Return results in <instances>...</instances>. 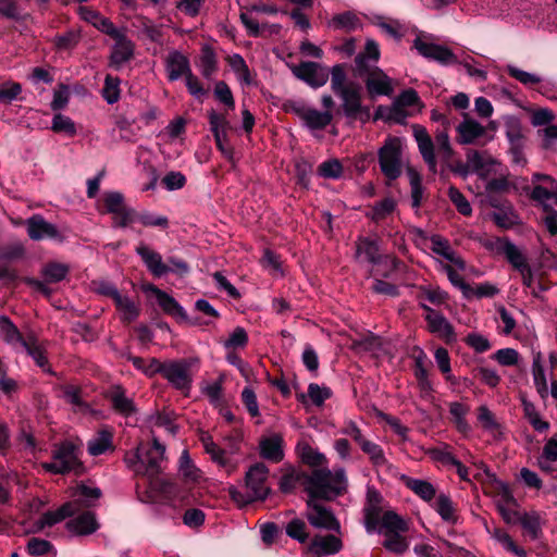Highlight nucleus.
Listing matches in <instances>:
<instances>
[{
	"mask_svg": "<svg viewBox=\"0 0 557 557\" xmlns=\"http://www.w3.org/2000/svg\"><path fill=\"white\" fill-rule=\"evenodd\" d=\"M108 397L116 412L123 416H131L136 411L133 399L126 396L125 391L121 386L112 387Z\"/></svg>",
	"mask_w": 557,
	"mask_h": 557,
	"instance_id": "32",
	"label": "nucleus"
},
{
	"mask_svg": "<svg viewBox=\"0 0 557 557\" xmlns=\"http://www.w3.org/2000/svg\"><path fill=\"white\" fill-rule=\"evenodd\" d=\"M331 74V89L336 95L345 89L355 86L357 83L348 82L345 66L343 64L334 65L329 75Z\"/></svg>",
	"mask_w": 557,
	"mask_h": 557,
	"instance_id": "42",
	"label": "nucleus"
},
{
	"mask_svg": "<svg viewBox=\"0 0 557 557\" xmlns=\"http://www.w3.org/2000/svg\"><path fill=\"white\" fill-rule=\"evenodd\" d=\"M355 258L369 263H377L380 260L379 245L376 240L368 237H359L356 243Z\"/></svg>",
	"mask_w": 557,
	"mask_h": 557,
	"instance_id": "28",
	"label": "nucleus"
},
{
	"mask_svg": "<svg viewBox=\"0 0 557 557\" xmlns=\"http://www.w3.org/2000/svg\"><path fill=\"white\" fill-rule=\"evenodd\" d=\"M412 131L423 161L432 173H436L437 161L435 156V144L425 127L421 125H413Z\"/></svg>",
	"mask_w": 557,
	"mask_h": 557,
	"instance_id": "14",
	"label": "nucleus"
},
{
	"mask_svg": "<svg viewBox=\"0 0 557 557\" xmlns=\"http://www.w3.org/2000/svg\"><path fill=\"white\" fill-rule=\"evenodd\" d=\"M81 446L73 442L65 441L55 445L52 451V461L44 463V468L55 474L74 472L81 474L84 472V465L81 461Z\"/></svg>",
	"mask_w": 557,
	"mask_h": 557,
	"instance_id": "4",
	"label": "nucleus"
},
{
	"mask_svg": "<svg viewBox=\"0 0 557 557\" xmlns=\"http://www.w3.org/2000/svg\"><path fill=\"white\" fill-rule=\"evenodd\" d=\"M493 536L504 546L506 550L515 554L518 557H527V552L523 548L516 545V543L507 532L500 529H495L493 532Z\"/></svg>",
	"mask_w": 557,
	"mask_h": 557,
	"instance_id": "55",
	"label": "nucleus"
},
{
	"mask_svg": "<svg viewBox=\"0 0 557 557\" xmlns=\"http://www.w3.org/2000/svg\"><path fill=\"white\" fill-rule=\"evenodd\" d=\"M519 523L532 540L542 535L543 520L537 511L522 512Z\"/></svg>",
	"mask_w": 557,
	"mask_h": 557,
	"instance_id": "38",
	"label": "nucleus"
},
{
	"mask_svg": "<svg viewBox=\"0 0 557 557\" xmlns=\"http://www.w3.org/2000/svg\"><path fill=\"white\" fill-rule=\"evenodd\" d=\"M114 304L123 322L131 323L139 317L140 306L131 297L121 294Z\"/></svg>",
	"mask_w": 557,
	"mask_h": 557,
	"instance_id": "34",
	"label": "nucleus"
},
{
	"mask_svg": "<svg viewBox=\"0 0 557 557\" xmlns=\"http://www.w3.org/2000/svg\"><path fill=\"white\" fill-rule=\"evenodd\" d=\"M139 27L143 33L153 42H161L163 33L162 26L153 24L149 18L140 16L138 18Z\"/></svg>",
	"mask_w": 557,
	"mask_h": 557,
	"instance_id": "62",
	"label": "nucleus"
},
{
	"mask_svg": "<svg viewBox=\"0 0 557 557\" xmlns=\"http://www.w3.org/2000/svg\"><path fill=\"white\" fill-rule=\"evenodd\" d=\"M330 26L334 29L354 32L361 26V22L355 13L347 11L333 16Z\"/></svg>",
	"mask_w": 557,
	"mask_h": 557,
	"instance_id": "41",
	"label": "nucleus"
},
{
	"mask_svg": "<svg viewBox=\"0 0 557 557\" xmlns=\"http://www.w3.org/2000/svg\"><path fill=\"white\" fill-rule=\"evenodd\" d=\"M363 76L366 88L372 98L393 94L392 79L380 67L364 72Z\"/></svg>",
	"mask_w": 557,
	"mask_h": 557,
	"instance_id": "15",
	"label": "nucleus"
},
{
	"mask_svg": "<svg viewBox=\"0 0 557 557\" xmlns=\"http://www.w3.org/2000/svg\"><path fill=\"white\" fill-rule=\"evenodd\" d=\"M408 177L411 187L412 207L419 208L421 206L423 197L422 178L420 174L413 169L408 170Z\"/></svg>",
	"mask_w": 557,
	"mask_h": 557,
	"instance_id": "51",
	"label": "nucleus"
},
{
	"mask_svg": "<svg viewBox=\"0 0 557 557\" xmlns=\"http://www.w3.org/2000/svg\"><path fill=\"white\" fill-rule=\"evenodd\" d=\"M467 160L470 164L471 171L478 173L480 176L487 175L491 171V166L496 163L492 157L476 150L468 151Z\"/></svg>",
	"mask_w": 557,
	"mask_h": 557,
	"instance_id": "36",
	"label": "nucleus"
},
{
	"mask_svg": "<svg viewBox=\"0 0 557 557\" xmlns=\"http://www.w3.org/2000/svg\"><path fill=\"white\" fill-rule=\"evenodd\" d=\"M380 59V49L377 44L369 39L366 42L364 50L357 54L355 59L356 70L359 76H363V73L376 67L375 63Z\"/></svg>",
	"mask_w": 557,
	"mask_h": 557,
	"instance_id": "23",
	"label": "nucleus"
},
{
	"mask_svg": "<svg viewBox=\"0 0 557 557\" xmlns=\"http://www.w3.org/2000/svg\"><path fill=\"white\" fill-rule=\"evenodd\" d=\"M79 14L83 20L91 23L95 27H97L100 32L104 33V27L102 24H109L111 27H115L114 24L107 17L102 16L97 11L90 10L87 7L79 8Z\"/></svg>",
	"mask_w": 557,
	"mask_h": 557,
	"instance_id": "58",
	"label": "nucleus"
},
{
	"mask_svg": "<svg viewBox=\"0 0 557 557\" xmlns=\"http://www.w3.org/2000/svg\"><path fill=\"white\" fill-rule=\"evenodd\" d=\"M336 96L342 100L341 108L347 119L350 121L359 120L362 123L370 120V108L362 104L361 86L359 84L336 94Z\"/></svg>",
	"mask_w": 557,
	"mask_h": 557,
	"instance_id": "6",
	"label": "nucleus"
},
{
	"mask_svg": "<svg viewBox=\"0 0 557 557\" xmlns=\"http://www.w3.org/2000/svg\"><path fill=\"white\" fill-rule=\"evenodd\" d=\"M403 143L398 137H387L379 150V163L382 173L394 181L401 175Z\"/></svg>",
	"mask_w": 557,
	"mask_h": 557,
	"instance_id": "5",
	"label": "nucleus"
},
{
	"mask_svg": "<svg viewBox=\"0 0 557 557\" xmlns=\"http://www.w3.org/2000/svg\"><path fill=\"white\" fill-rule=\"evenodd\" d=\"M433 507L443 521L451 524L458 521L455 504L448 495L444 493L438 494Z\"/></svg>",
	"mask_w": 557,
	"mask_h": 557,
	"instance_id": "35",
	"label": "nucleus"
},
{
	"mask_svg": "<svg viewBox=\"0 0 557 557\" xmlns=\"http://www.w3.org/2000/svg\"><path fill=\"white\" fill-rule=\"evenodd\" d=\"M484 247L490 251L503 255L507 261L517 271L529 267V262L522 251L507 237H495L484 243Z\"/></svg>",
	"mask_w": 557,
	"mask_h": 557,
	"instance_id": "10",
	"label": "nucleus"
},
{
	"mask_svg": "<svg viewBox=\"0 0 557 557\" xmlns=\"http://www.w3.org/2000/svg\"><path fill=\"white\" fill-rule=\"evenodd\" d=\"M284 438L280 433L262 436L259 441V454L263 459L280 462L284 458Z\"/></svg>",
	"mask_w": 557,
	"mask_h": 557,
	"instance_id": "20",
	"label": "nucleus"
},
{
	"mask_svg": "<svg viewBox=\"0 0 557 557\" xmlns=\"http://www.w3.org/2000/svg\"><path fill=\"white\" fill-rule=\"evenodd\" d=\"M388 506L383 496L374 487H368L367 498L363 506V525L367 532L371 533L377 530L380 518L388 510Z\"/></svg>",
	"mask_w": 557,
	"mask_h": 557,
	"instance_id": "9",
	"label": "nucleus"
},
{
	"mask_svg": "<svg viewBox=\"0 0 557 557\" xmlns=\"http://www.w3.org/2000/svg\"><path fill=\"white\" fill-rule=\"evenodd\" d=\"M199 70L201 75L207 78L211 79L212 76L218 71V60L214 50L209 47L205 46L201 50V55L199 60Z\"/></svg>",
	"mask_w": 557,
	"mask_h": 557,
	"instance_id": "39",
	"label": "nucleus"
},
{
	"mask_svg": "<svg viewBox=\"0 0 557 557\" xmlns=\"http://www.w3.org/2000/svg\"><path fill=\"white\" fill-rule=\"evenodd\" d=\"M401 481L410 491H412L417 496H419L424 502H432L436 496L435 486L426 481L421 479H413L407 475L401 476Z\"/></svg>",
	"mask_w": 557,
	"mask_h": 557,
	"instance_id": "30",
	"label": "nucleus"
},
{
	"mask_svg": "<svg viewBox=\"0 0 557 557\" xmlns=\"http://www.w3.org/2000/svg\"><path fill=\"white\" fill-rule=\"evenodd\" d=\"M342 549V541L333 534L315 536L307 548V557H323Z\"/></svg>",
	"mask_w": 557,
	"mask_h": 557,
	"instance_id": "19",
	"label": "nucleus"
},
{
	"mask_svg": "<svg viewBox=\"0 0 557 557\" xmlns=\"http://www.w3.org/2000/svg\"><path fill=\"white\" fill-rule=\"evenodd\" d=\"M26 352L35 360L37 366L40 368H45L48 364L47 357L45 355V350L38 344V341L33 334L27 335V341L23 342L22 346Z\"/></svg>",
	"mask_w": 557,
	"mask_h": 557,
	"instance_id": "47",
	"label": "nucleus"
},
{
	"mask_svg": "<svg viewBox=\"0 0 557 557\" xmlns=\"http://www.w3.org/2000/svg\"><path fill=\"white\" fill-rule=\"evenodd\" d=\"M174 388L188 395L191 388L193 376L189 363L185 359L166 360L162 375Z\"/></svg>",
	"mask_w": 557,
	"mask_h": 557,
	"instance_id": "11",
	"label": "nucleus"
},
{
	"mask_svg": "<svg viewBox=\"0 0 557 557\" xmlns=\"http://www.w3.org/2000/svg\"><path fill=\"white\" fill-rule=\"evenodd\" d=\"M200 442L205 448V451L210 456L211 460L222 468L226 474L231 475L237 468V461L230 458L224 449H222L216 443H214L212 436L208 433H202Z\"/></svg>",
	"mask_w": 557,
	"mask_h": 557,
	"instance_id": "13",
	"label": "nucleus"
},
{
	"mask_svg": "<svg viewBox=\"0 0 557 557\" xmlns=\"http://www.w3.org/2000/svg\"><path fill=\"white\" fill-rule=\"evenodd\" d=\"M137 255L141 258L148 271L156 277H161L171 272L170 265L165 264L162 256L145 244L136 247Z\"/></svg>",
	"mask_w": 557,
	"mask_h": 557,
	"instance_id": "17",
	"label": "nucleus"
},
{
	"mask_svg": "<svg viewBox=\"0 0 557 557\" xmlns=\"http://www.w3.org/2000/svg\"><path fill=\"white\" fill-rule=\"evenodd\" d=\"M0 330L4 335V341L8 344H20L21 346H23V342L27 341V336L23 337L17 327L5 315L0 317Z\"/></svg>",
	"mask_w": 557,
	"mask_h": 557,
	"instance_id": "45",
	"label": "nucleus"
},
{
	"mask_svg": "<svg viewBox=\"0 0 557 557\" xmlns=\"http://www.w3.org/2000/svg\"><path fill=\"white\" fill-rule=\"evenodd\" d=\"M285 530H286V534L289 537L297 540L299 543L307 542V540L309 537L306 523L301 519H293L292 521H289L287 523Z\"/></svg>",
	"mask_w": 557,
	"mask_h": 557,
	"instance_id": "57",
	"label": "nucleus"
},
{
	"mask_svg": "<svg viewBox=\"0 0 557 557\" xmlns=\"http://www.w3.org/2000/svg\"><path fill=\"white\" fill-rule=\"evenodd\" d=\"M66 529L76 535H87L94 533L98 529L95 513L85 511L76 518L66 522Z\"/></svg>",
	"mask_w": 557,
	"mask_h": 557,
	"instance_id": "25",
	"label": "nucleus"
},
{
	"mask_svg": "<svg viewBox=\"0 0 557 557\" xmlns=\"http://www.w3.org/2000/svg\"><path fill=\"white\" fill-rule=\"evenodd\" d=\"M208 115L214 139L215 141H220L219 135L226 134L228 122L223 114L218 113L214 110H211Z\"/></svg>",
	"mask_w": 557,
	"mask_h": 557,
	"instance_id": "61",
	"label": "nucleus"
},
{
	"mask_svg": "<svg viewBox=\"0 0 557 557\" xmlns=\"http://www.w3.org/2000/svg\"><path fill=\"white\" fill-rule=\"evenodd\" d=\"M430 240L431 249L434 253L442 256L446 260L457 265L459 269H465V261L456 253L446 238L440 235H433L431 236Z\"/></svg>",
	"mask_w": 557,
	"mask_h": 557,
	"instance_id": "26",
	"label": "nucleus"
},
{
	"mask_svg": "<svg viewBox=\"0 0 557 557\" xmlns=\"http://www.w3.org/2000/svg\"><path fill=\"white\" fill-rule=\"evenodd\" d=\"M333 120V113L331 111H318L312 108H308V111L302 120L305 124L311 129H323Z\"/></svg>",
	"mask_w": 557,
	"mask_h": 557,
	"instance_id": "40",
	"label": "nucleus"
},
{
	"mask_svg": "<svg viewBox=\"0 0 557 557\" xmlns=\"http://www.w3.org/2000/svg\"><path fill=\"white\" fill-rule=\"evenodd\" d=\"M27 234L33 240L59 237V231L52 223L46 221L41 215L35 214L25 222Z\"/></svg>",
	"mask_w": 557,
	"mask_h": 557,
	"instance_id": "21",
	"label": "nucleus"
},
{
	"mask_svg": "<svg viewBox=\"0 0 557 557\" xmlns=\"http://www.w3.org/2000/svg\"><path fill=\"white\" fill-rule=\"evenodd\" d=\"M448 197L460 214L465 216H470L472 214V207L470 202L458 188L450 186L448 188Z\"/></svg>",
	"mask_w": 557,
	"mask_h": 557,
	"instance_id": "53",
	"label": "nucleus"
},
{
	"mask_svg": "<svg viewBox=\"0 0 557 557\" xmlns=\"http://www.w3.org/2000/svg\"><path fill=\"white\" fill-rule=\"evenodd\" d=\"M120 78L112 75H107L104 86L102 89V97L109 104H113L120 99Z\"/></svg>",
	"mask_w": 557,
	"mask_h": 557,
	"instance_id": "52",
	"label": "nucleus"
},
{
	"mask_svg": "<svg viewBox=\"0 0 557 557\" xmlns=\"http://www.w3.org/2000/svg\"><path fill=\"white\" fill-rule=\"evenodd\" d=\"M153 290L156 293L159 306L165 313L180 320H186V313L184 309L172 296L159 288H153Z\"/></svg>",
	"mask_w": 557,
	"mask_h": 557,
	"instance_id": "37",
	"label": "nucleus"
},
{
	"mask_svg": "<svg viewBox=\"0 0 557 557\" xmlns=\"http://www.w3.org/2000/svg\"><path fill=\"white\" fill-rule=\"evenodd\" d=\"M429 332L451 341L455 338L454 327L450 322L438 311L433 315H425Z\"/></svg>",
	"mask_w": 557,
	"mask_h": 557,
	"instance_id": "29",
	"label": "nucleus"
},
{
	"mask_svg": "<svg viewBox=\"0 0 557 557\" xmlns=\"http://www.w3.org/2000/svg\"><path fill=\"white\" fill-rule=\"evenodd\" d=\"M395 208V200L392 198H385L382 201L375 203L372 207L371 212H369L367 215L374 222H380L392 214Z\"/></svg>",
	"mask_w": 557,
	"mask_h": 557,
	"instance_id": "49",
	"label": "nucleus"
},
{
	"mask_svg": "<svg viewBox=\"0 0 557 557\" xmlns=\"http://www.w3.org/2000/svg\"><path fill=\"white\" fill-rule=\"evenodd\" d=\"M409 530L408 522L396 511L388 509L381 518L377 527L379 533H406Z\"/></svg>",
	"mask_w": 557,
	"mask_h": 557,
	"instance_id": "24",
	"label": "nucleus"
},
{
	"mask_svg": "<svg viewBox=\"0 0 557 557\" xmlns=\"http://www.w3.org/2000/svg\"><path fill=\"white\" fill-rule=\"evenodd\" d=\"M298 449L302 462L310 467H321L326 462V457L308 443L298 444Z\"/></svg>",
	"mask_w": 557,
	"mask_h": 557,
	"instance_id": "44",
	"label": "nucleus"
},
{
	"mask_svg": "<svg viewBox=\"0 0 557 557\" xmlns=\"http://www.w3.org/2000/svg\"><path fill=\"white\" fill-rule=\"evenodd\" d=\"M306 518L317 529L339 531V522L333 511L321 503V498L310 497L307 500Z\"/></svg>",
	"mask_w": 557,
	"mask_h": 557,
	"instance_id": "8",
	"label": "nucleus"
},
{
	"mask_svg": "<svg viewBox=\"0 0 557 557\" xmlns=\"http://www.w3.org/2000/svg\"><path fill=\"white\" fill-rule=\"evenodd\" d=\"M78 510L76 503H65L54 511L45 512L34 524L35 531L39 532L46 527H52L67 517H72Z\"/></svg>",
	"mask_w": 557,
	"mask_h": 557,
	"instance_id": "22",
	"label": "nucleus"
},
{
	"mask_svg": "<svg viewBox=\"0 0 557 557\" xmlns=\"http://www.w3.org/2000/svg\"><path fill=\"white\" fill-rule=\"evenodd\" d=\"M443 270L446 272L449 282L461 290L463 297H472V287L465 282L463 277L451 265L443 264Z\"/></svg>",
	"mask_w": 557,
	"mask_h": 557,
	"instance_id": "54",
	"label": "nucleus"
},
{
	"mask_svg": "<svg viewBox=\"0 0 557 557\" xmlns=\"http://www.w3.org/2000/svg\"><path fill=\"white\" fill-rule=\"evenodd\" d=\"M268 478L269 468L262 462H257L246 472V491L240 492L235 486H230L228 495L238 506H245L256 500H263L271 491L268 484Z\"/></svg>",
	"mask_w": 557,
	"mask_h": 557,
	"instance_id": "3",
	"label": "nucleus"
},
{
	"mask_svg": "<svg viewBox=\"0 0 557 557\" xmlns=\"http://www.w3.org/2000/svg\"><path fill=\"white\" fill-rule=\"evenodd\" d=\"M124 461L136 475L147 478L152 484L163 471L165 447L153 437L150 447L140 445L135 453L126 454Z\"/></svg>",
	"mask_w": 557,
	"mask_h": 557,
	"instance_id": "1",
	"label": "nucleus"
},
{
	"mask_svg": "<svg viewBox=\"0 0 557 557\" xmlns=\"http://www.w3.org/2000/svg\"><path fill=\"white\" fill-rule=\"evenodd\" d=\"M26 550L32 556H42L53 550L52 544L44 539L32 537L28 540Z\"/></svg>",
	"mask_w": 557,
	"mask_h": 557,
	"instance_id": "63",
	"label": "nucleus"
},
{
	"mask_svg": "<svg viewBox=\"0 0 557 557\" xmlns=\"http://www.w3.org/2000/svg\"><path fill=\"white\" fill-rule=\"evenodd\" d=\"M413 46L418 50V52L424 58L438 61L440 63L443 64L455 63L457 60L454 52L447 47L432 42H426L421 38H416L413 41Z\"/></svg>",
	"mask_w": 557,
	"mask_h": 557,
	"instance_id": "16",
	"label": "nucleus"
},
{
	"mask_svg": "<svg viewBox=\"0 0 557 557\" xmlns=\"http://www.w3.org/2000/svg\"><path fill=\"white\" fill-rule=\"evenodd\" d=\"M492 219L498 227L504 230H509L519 223L518 215L511 207L499 212H494Z\"/></svg>",
	"mask_w": 557,
	"mask_h": 557,
	"instance_id": "56",
	"label": "nucleus"
},
{
	"mask_svg": "<svg viewBox=\"0 0 557 557\" xmlns=\"http://www.w3.org/2000/svg\"><path fill=\"white\" fill-rule=\"evenodd\" d=\"M51 129L55 133H65L69 136L76 134V126L72 119L60 113L53 116Z\"/></svg>",
	"mask_w": 557,
	"mask_h": 557,
	"instance_id": "60",
	"label": "nucleus"
},
{
	"mask_svg": "<svg viewBox=\"0 0 557 557\" xmlns=\"http://www.w3.org/2000/svg\"><path fill=\"white\" fill-rule=\"evenodd\" d=\"M295 77L312 88L324 86L329 81V70L317 62L304 61L288 65Z\"/></svg>",
	"mask_w": 557,
	"mask_h": 557,
	"instance_id": "12",
	"label": "nucleus"
},
{
	"mask_svg": "<svg viewBox=\"0 0 557 557\" xmlns=\"http://www.w3.org/2000/svg\"><path fill=\"white\" fill-rule=\"evenodd\" d=\"M67 272L69 268L61 263L47 264L42 270L44 276L50 283L62 281L66 276Z\"/></svg>",
	"mask_w": 557,
	"mask_h": 557,
	"instance_id": "64",
	"label": "nucleus"
},
{
	"mask_svg": "<svg viewBox=\"0 0 557 557\" xmlns=\"http://www.w3.org/2000/svg\"><path fill=\"white\" fill-rule=\"evenodd\" d=\"M359 447L366 455L369 456V459L373 466L383 467L387 463V459L380 445L366 440Z\"/></svg>",
	"mask_w": 557,
	"mask_h": 557,
	"instance_id": "48",
	"label": "nucleus"
},
{
	"mask_svg": "<svg viewBox=\"0 0 557 557\" xmlns=\"http://www.w3.org/2000/svg\"><path fill=\"white\" fill-rule=\"evenodd\" d=\"M346 484L347 480L343 468L334 471L320 468L313 470L306 478L305 490L310 497L330 500L341 495L345 491Z\"/></svg>",
	"mask_w": 557,
	"mask_h": 557,
	"instance_id": "2",
	"label": "nucleus"
},
{
	"mask_svg": "<svg viewBox=\"0 0 557 557\" xmlns=\"http://www.w3.org/2000/svg\"><path fill=\"white\" fill-rule=\"evenodd\" d=\"M522 406L525 419L536 432L544 433L549 429V423L542 419L534 404L527 399H522Z\"/></svg>",
	"mask_w": 557,
	"mask_h": 557,
	"instance_id": "43",
	"label": "nucleus"
},
{
	"mask_svg": "<svg viewBox=\"0 0 557 557\" xmlns=\"http://www.w3.org/2000/svg\"><path fill=\"white\" fill-rule=\"evenodd\" d=\"M478 421L481 428L490 433L494 438H499L503 435V428L500 423L485 405L478 408Z\"/></svg>",
	"mask_w": 557,
	"mask_h": 557,
	"instance_id": "33",
	"label": "nucleus"
},
{
	"mask_svg": "<svg viewBox=\"0 0 557 557\" xmlns=\"http://www.w3.org/2000/svg\"><path fill=\"white\" fill-rule=\"evenodd\" d=\"M458 141L463 145L472 144L475 139L484 135L485 128L480 123L471 119H465L458 126Z\"/></svg>",
	"mask_w": 557,
	"mask_h": 557,
	"instance_id": "31",
	"label": "nucleus"
},
{
	"mask_svg": "<svg viewBox=\"0 0 557 557\" xmlns=\"http://www.w3.org/2000/svg\"><path fill=\"white\" fill-rule=\"evenodd\" d=\"M113 449V433L108 429L99 430L87 443V450L91 456H100Z\"/></svg>",
	"mask_w": 557,
	"mask_h": 557,
	"instance_id": "27",
	"label": "nucleus"
},
{
	"mask_svg": "<svg viewBox=\"0 0 557 557\" xmlns=\"http://www.w3.org/2000/svg\"><path fill=\"white\" fill-rule=\"evenodd\" d=\"M532 374L534 384L539 394L544 398L547 395V382L545 377L544 367L542 364V356L537 352L532 362Z\"/></svg>",
	"mask_w": 557,
	"mask_h": 557,
	"instance_id": "46",
	"label": "nucleus"
},
{
	"mask_svg": "<svg viewBox=\"0 0 557 557\" xmlns=\"http://www.w3.org/2000/svg\"><path fill=\"white\" fill-rule=\"evenodd\" d=\"M164 66L170 82L185 77L190 71L189 59L178 50H172L164 59Z\"/></svg>",
	"mask_w": 557,
	"mask_h": 557,
	"instance_id": "18",
	"label": "nucleus"
},
{
	"mask_svg": "<svg viewBox=\"0 0 557 557\" xmlns=\"http://www.w3.org/2000/svg\"><path fill=\"white\" fill-rule=\"evenodd\" d=\"M404 533H386L385 540L383 542L384 548H386L388 552L395 553L397 555L404 554L408 547L409 544L405 536H403Z\"/></svg>",
	"mask_w": 557,
	"mask_h": 557,
	"instance_id": "50",
	"label": "nucleus"
},
{
	"mask_svg": "<svg viewBox=\"0 0 557 557\" xmlns=\"http://www.w3.org/2000/svg\"><path fill=\"white\" fill-rule=\"evenodd\" d=\"M180 471L183 476L190 481H197L200 476L199 469L193 463L187 450H184L180 458Z\"/></svg>",
	"mask_w": 557,
	"mask_h": 557,
	"instance_id": "59",
	"label": "nucleus"
},
{
	"mask_svg": "<svg viewBox=\"0 0 557 557\" xmlns=\"http://www.w3.org/2000/svg\"><path fill=\"white\" fill-rule=\"evenodd\" d=\"M102 27H104V34L115 40L110 55V63L119 69L133 59L135 45L126 37L122 29L111 27L108 23L102 24Z\"/></svg>",
	"mask_w": 557,
	"mask_h": 557,
	"instance_id": "7",
	"label": "nucleus"
}]
</instances>
